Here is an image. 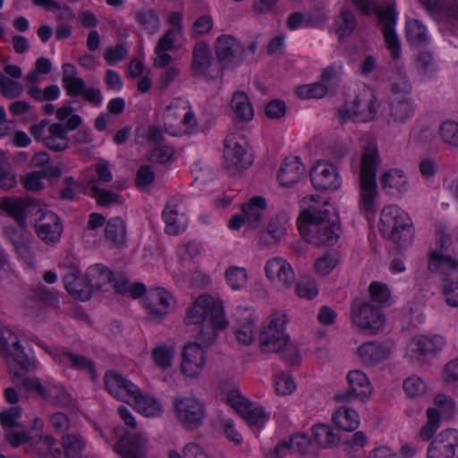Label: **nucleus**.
Masks as SVG:
<instances>
[{"mask_svg":"<svg viewBox=\"0 0 458 458\" xmlns=\"http://www.w3.org/2000/svg\"><path fill=\"white\" fill-rule=\"evenodd\" d=\"M213 62L211 49L207 42L200 41L192 48L191 68L200 75L206 74Z\"/></svg>","mask_w":458,"mask_h":458,"instance_id":"nucleus-30","label":"nucleus"},{"mask_svg":"<svg viewBox=\"0 0 458 458\" xmlns=\"http://www.w3.org/2000/svg\"><path fill=\"white\" fill-rule=\"evenodd\" d=\"M225 277L228 284L233 290H239L247 281V273L242 267H230L225 272Z\"/></svg>","mask_w":458,"mask_h":458,"instance_id":"nucleus-54","label":"nucleus"},{"mask_svg":"<svg viewBox=\"0 0 458 458\" xmlns=\"http://www.w3.org/2000/svg\"><path fill=\"white\" fill-rule=\"evenodd\" d=\"M357 27V20L352 10L343 8L335 21V30L339 38L350 36Z\"/></svg>","mask_w":458,"mask_h":458,"instance_id":"nucleus-35","label":"nucleus"},{"mask_svg":"<svg viewBox=\"0 0 458 458\" xmlns=\"http://www.w3.org/2000/svg\"><path fill=\"white\" fill-rule=\"evenodd\" d=\"M358 353L360 360L369 366H373L389 356V351L377 342H368L361 344L358 349Z\"/></svg>","mask_w":458,"mask_h":458,"instance_id":"nucleus-33","label":"nucleus"},{"mask_svg":"<svg viewBox=\"0 0 458 458\" xmlns=\"http://www.w3.org/2000/svg\"><path fill=\"white\" fill-rule=\"evenodd\" d=\"M352 2L360 13L369 15L373 12L376 14L378 21L382 24V31L386 47L391 52L392 57L398 59L401 55V46L394 30L397 19L394 6L390 4L386 7H372L369 0H352Z\"/></svg>","mask_w":458,"mask_h":458,"instance_id":"nucleus-6","label":"nucleus"},{"mask_svg":"<svg viewBox=\"0 0 458 458\" xmlns=\"http://www.w3.org/2000/svg\"><path fill=\"white\" fill-rule=\"evenodd\" d=\"M155 180V172L151 165H142L137 171L135 182L138 187L148 186Z\"/></svg>","mask_w":458,"mask_h":458,"instance_id":"nucleus-63","label":"nucleus"},{"mask_svg":"<svg viewBox=\"0 0 458 458\" xmlns=\"http://www.w3.org/2000/svg\"><path fill=\"white\" fill-rule=\"evenodd\" d=\"M351 318L360 330L370 335L377 334L385 324V317L379 306L360 299L352 302Z\"/></svg>","mask_w":458,"mask_h":458,"instance_id":"nucleus-9","label":"nucleus"},{"mask_svg":"<svg viewBox=\"0 0 458 458\" xmlns=\"http://www.w3.org/2000/svg\"><path fill=\"white\" fill-rule=\"evenodd\" d=\"M427 423L420 430V437L423 441L429 440L440 425V414L435 408H428L427 410Z\"/></svg>","mask_w":458,"mask_h":458,"instance_id":"nucleus-47","label":"nucleus"},{"mask_svg":"<svg viewBox=\"0 0 458 458\" xmlns=\"http://www.w3.org/2000/svg\"><path fill=\"white\" fill-rule=\"evenodd\" d=\"M173 296L164 288L150 289L144 298V307L148 310L149 319L161 321L168 313Z\"/></svg>","mask_w":458,"mask_h":458,"instance_id":"nucleus-17","label":"nucleus"},{"mask_svg":"<svg viewBox=\"0 0 458 458\" xmlns=\"http://www.w3.org/2000/svg\"><path fill=\"white\" fill-rule=\"evenodd\" d=\"M406 38L413 46H421L428 42L425 26L418 20H411L405 25Z\"/></svg>","mask_w":458,"mask_h":458,"instance_id":"nucleus-43","label":"nucleus"},{"mask_svg":"<svg viewBox=\"0 0 458 458\" xmlns=\"http://www.w3.org/2000/svg\"><path fill=\"white\" fill-rule=\"evenodd\" d=\"M457 446V430L453 428L443 430L429 444L427 458H453Z\"/></svg>","mask_w":458,"mask_h":458,"instance_id":"nucleus-16","label":"nucleus"},{"mask_svg":"<svg viewBox=\"0 0 458 458\" xmlns=\"http://www.w3.org/2000/svg\"><path fill=\"white\" fill-rule=\"evenodd\" d=\"M103 55L108 64H114L126 57L127 50L123 44H118L106 48Z\"/></svg>","mask_w":458,"mask_h":458,"instance_id":"nucleus-64","label":"nucleus"},{"mask_svg":"<svg viewBox=\"0 0 458 458\" xmlns=\"http://www.w3.org/2000/svg\"><path fill=\"white\" fill-rule=\"evenodd\" d=\"M267 278L278 285L279 289H289L295 282L292 266L282 258L269 259L265 267Z\"/></svg>","mask_w":458,"mask_h":458,"instance_id":"nucleus-19","label":"nucleus"},{"mask_svg":"<svg viewBox=\"0 0 458 458\" xmlns=\"http://www.w3.org/2000/svg\"><path fill=\"white\" fill-rule=\"evenodd\" d=\"M45 349L55 360L63 363L68 360L73 369L87 370L91 375L92 379L96 378L97 373L94 368V363L91 360L68 351H61L59 349L50 351L48 348Z\"/></svg>","mask_w":458,"mask_h":458,"instance_id":"nucleus-26","label":"nucleus"},{"mask_svg":"<svg viewBox=\"0 0 458 458\" xmlns=\"http://www.w3.org/2000/svg\"><path fill=\"white\" fill-rule=\"evenodd\" d=\"M38 217L35 222V229L38 237L46 243H55L59 241L63 233V225L58 216L44 209L41 206L35 212Z\"/></svg>","mask_w":458,"mask_h":458,"instance_id":"nucleus-13","label":"nucleus"},{"mask_svg":"<svg viewBox=\"0 0 458 458\" xmlns=\"http://www.w3.org/2000/svg\"><path fill=\"white\" fill-rule=\"evenodd\" d=\"M224 157L228 170L239 172L249 167L252 163V157L240 141H233V138L225 140Z\"/></svg>","mask_w":458,"mask_h":458,"instance_id":"nucleus-18","label":"nucleus"},{"mask_svg":"<svg viewBox=\"0 0 458 458\" xmlns=\"http://www.w3.org/2000/svg\"><path fill=\"white\" fill-rule=\"evenodd\" d=\"M105 238L111 247L123 249L127 243V229L124 220L119 216L110 218L106 224Z\"/></svg>","mask_w":458,"mask_h":458,"instance_id":"nucleus-25","label":"nucleus"},{"mask_svg":"<svg viewBox=\"0 0 458 458\" xmlns=\"http://www.w3.org/2000/svg\"><path fill=\"white\" fill-rule=\"evenodd\" d=\"M441 140L453 148H458V123L453 120L443 122L438 129Z\"/></svg>","mask_w":458,"mask_h":458,"instance_id":"nucleus-45","label":"nucleus"},{"mask_svg":"<svg viewBox=\"0 0 458 458\" xmlns=\"http://www.w3.org/2000/svg\"><path fill=\"white\" fill-rule=\"evenodd\" d=\"M64 283L67 292L74 298L81 301L90 299L92 292L89 282L83 278L80 270L71 267L64 277Z\"/></svg>","mask_w":458,"mask_h":458,"instance_id":"nucleus-23","label":"nucleus"},{"mask_svg":"<svg viewBox=\"0 0 458 458\" xmlns=\"http://www.w3.org/2000/svg\"><path fill=\"white\" fill-rule=\"evenodd\" d=\"M105 385L107 391L117 399L128 402L132 395L137 394L138 386L115 372H108L105 376Z\"/></svg>","mask_w":458,"mask_h":458,"instance_id":"nucleus-22","label":"nucleus"},{"mask_svg":"<svg viewBox=\"0 0 458 458\" xmlns=\"http://www.w3.org/2000/svg\"><path fill=\"white\" fill-rule=\"evenodd\" d=\"M378 228L384 237L393 241L400 248L406 247L414 237L411 218L395 206L382 209Z\"/></svg>","mask_w":458,"mask_h":458,"instance_id":"nucleus-5","label":"nucleus"},{"mask_svg":"<svg viewBox=\"0 0 458 458\" xmlns=\"http://www.w3.org/2000/svg\"><path fill=\"white\" fill-rule=\"evenodd\" d=\"M415 105L410 97H394L390 104V115L396 123H405L413 116Z\"/></svg>","mask_w":458,"mask_h":458,"instance_id":"nucleus-34","label":"nucleus"},{"mask_svg":"<svg viewBox=\"0 0 458 458\" xmlns=\"http://www.w3.org/2000/svg\"><path fill=\"white\" fill-rule=\"evenodd\" d=\"M327 92V87L323 83L316 82L308 85H302L296 89V95L301 99L320 98Z\"/></svg>","mask_w":458,"mask_h":458,"instance_id":"nucleus-51","label":"nucleus"},{"mask_svg":"<svg viewBox=\"0 0 458 458\" xmlns=\"http://www.w3.org/2000/svg\"><path fill=\"white\" fill-rule=\"evenodd\" d=\"M87 280L89 282L91 292L95 290L107 291L113 287L118 293H125L128 290L129 279L120 273L114 275L108 267L96 264L88 268L86 273Z\"/></svg>","mask_w":458,"mask_h":458,"instance_id":"nucleus-10","label":"nucleus"},{"mask_svg":"<svg viewBox=\"0 0 458 458\" xmlns=\"http://www.w3.org/2000/svg\"><path fill=\"white\" fill-rule=\"evenodd\" d=\"M431 272L440 271L443 275V294L445 302L452 307L458 306V260L450 256L433 252L428 264Z\"/></svg>","mask_w":458,"mask_h":458,"instance_id":"nucleus-7","label":"nucleus"},{"mask_svg":"<svg viewBox=\"0 0 458 458\" xmlns=\"http://www.w3.org/2000/svg\"><path fill=\"white\" fill-rule=\"evenodd\" d=\"M380 163L377 145L369 142L361 155L359 174L360 208L366 213L373 212V205L378 195L376 175Z\"/></svg>","mask_w":458,"mask_h":458,"instance_id":"nucleus-4","label":"nucleus"},{"mask_svg":"<svg viewBox=\"0 0 458 458\" xmlns=\"http://www.w3.org/2000/svg\"><path fill=\"white\" fill-rule=\"evenodd\" d=\"M390 88L393 94V98L399 97H409L411 86L407 79L404 72L396 71L390 79Z\"/></svg>","mask_w":458,"mask_h":458,"instance_id":"nucleus-46","label":"nucleus"},{"mask_svg":"<svg viewBox=\"0 0 458 458\" xmlns=\"http://www.w3.org/2000/svg\"><path fill=\"white\" fill-rule=\"evenodd\" d=\"M445 341L440 335H419L411 341V352L420 355H436L445 346Z\"/></svg>","mask_w":458,"mask_h":458,"instance_id":"nucleus-27","label":"nucleus"},{"mask_svg":"<svg viewBox=\"0 0 458 458\" xmlns=\"http://www.w3.org/2000/svg\"><path fill=\"white\" fill-rule=\"evenodd\" d=\"M297 225L302 238L316 247L333 246L339 239L340 224L331 219L327 208H309L303 210Z\"/></svg>","mask_w":458,"mask_h":458,"instance_id":"nucleus-1","label":"nucleus"},{"mask_svg":"<svg viewBox=\"0 0 458 458\" xmlns=\"http://www.w3.org/2000/svg\"><path fill=\"white\" fill-rule=\"evenodd\" d=\"M304 173L305 167L299 157H286L278 171L277 179L281 186L292 187L301 180Z\"/></svg>","mask_w":458,"mask_h":458,"instance_id":"nucleus-24","label":"nucleus"},{"mask_svg":"<svg viewBox=\"0 0 458 458\" xmlns=\"http://www.w3.org/2000/svg\"><path fill=\"white\" fill-rule=\"evenodd\" d=\"M163 218L165 222V232L171 235H176L184 229L183 215H179L176 206L167 205L163 211Z\"/></svg>","mask_w":458,"mask_h":458,"instance_id":"nucleus-41","label":"nucleus"},{"mask_svg":"<svg viewBox=\"0 0 458 458\" xmlns=\"http://www.w3.org/2000/svg\"><path fill=\"white\" fill-rule=\"evenodd\" d=\"M213 28V20L209 15L199 17L192 24L191 38H197L211 31Z\"/></svg>","mask_w":458,"mask_h":458,"instance_id":"nucleus-61","label":"nucleus"},{"mask_svg":"<svg viewBox=\"0 0 458 458\" xmlns=\"http://www.w3.org/2000/svg\"><path fill=\"white\" fill-rule=\"evenodd\" d=\"M286 233V221L276 216L270 220L267 228L259 233V242L263 246L277 243Z\"/></svg>","mask_w":458,"mask_h":458,"instance_id":"nucleus-31","label":"nucleus"},{"mask_svg":"<svg viewBox=\"0 0 458 458\" xmlns=\"http://www.w3.org/2000/svg\"><path fill=\"white\" fill-rule=\"evenodd\" d=\"M56 442V439L51 435H47L44 437L40 436L38 441L35 443L33 451L40 457H47Z\"/></svg>","mask_w":458,"mask_h":458,"instance_id":"nucleus-62","label":"nucleus"},{"mask_svg":"<svg viewBox=\"0 0 458 458\" xmlns=\"http://www.w3.org/2000/svg\"><path fill=\"white\" fill-rule=\"evenodd\" d=\"M28 94L35 100L43 102V101H51L57 99L60 96V89L56 85H49L42 90L40 88L37 86H31L28 89Z\"/></svg>","mask_w":458,"mask_h":458,"instance_id":"nucleus-53","label":"nucleus"},{"mask_svg":"<svg viewBox=\"0 0 458 458\" xmlns=\"http://www.w3.org/2000/svg\"><path fill=\"white\" fill-rule=\"evenodd\" d=\"M134 18L149 34H155L160 29V18L154 9H140L135 12Z\"/></svg>","mask_w":458,"mask_h":458,"instance_id":"nucleus-39","label":"nucleus"},{"mask_svg":"<svg viewBox=\"0 0 458 458\" xmlns=\"http://www.w3.org/2000/svg\"><path fill=\"white\" fill-rule=\"evenodd\" d=\"M174 148L166 145H157L148 152V160L152 163L165 164L174 155Z\"/></svg>","mask_w":458,"mask_h":458,"instance_id":"nucleus-55","label":"nucleus"},{"mask_svg":"<svg viewBox=\"0 0 458 458\" xmlns=\"http://www.w3.org/2000/svg\"><path fill=\"white\" fill-rule=\"evenodd\" d=\"M349 387L346 391L335 394L336 403H350L355 399L366 402L371 393L372 387L367 376L360 370L350 371L347 375Z\"/></svg>","mask_w":458,"mask_h":458,"instance_id":"nucleus-11","label":"nucleus"},{"mask_svg":"<svg viewBox=\"0 0 458 458\" xmlns=\"http://www.w3.org/2000/svg\"><path fill=\"white\" fill-rule=\"evenodd\" d=\"M312 436L316 443L325 448L336 445L340 439L334 429L326 424H317L313 426Z\"/></svg>","mask_w":458,"mask_h":458,"instance_id":"nucleus-40","label":"nucleus"},{"mask_svg":"<svg viewBox=\"0 0 458 458\" xmlns=\"http://www.w3.org/2000/svg\"><path fill=\"white\" fill-rule=\"evenodd\" d=\"M403 389L411 398L421 396L426 392V386L418 377H411L404 380Z\"/></svg>","mask_w":458,"mask_h":458,"instance_id":"nucleus-59","label":"nucleus"},{"mask_svg":"<svg viewBox=\"0 0 458 458\" xmlns=\"http://www.w3.org/2000/svg\"><path fill=\"white\" fill-rule=\"evenodd\" d=\"M310 175L312 185L318 191H335L341 185L338 172L330 163L318 162Z\"/></svg>","mask_w":458,"mask_h":458,"instance_id":"nucleus-15","label":"nucleus"},{"mask_svg":"<svg viewBox=\"0 0 458 458\" xmlns=\"http://www.w3.org/2000/svg\"><path fill=\"white\" fill-rule=\"evenodd\" d=\"M334 423L345 431H354L360 425L358 413L351 408H340L333 415Z\"/></svg>","mask_w":458,"mask_h":458,"instance_id":"nucleus-36","label":"nucleus"},{"mask_svg":"<svg viewBox=\"0 0 458 458\" xmlns=\"http://www.w3.org/2000/svg\"><path fill=\"white\" fill-rule=\"evenodd\" d=\"M206 363L205 351L199 343H190L183 348L182 372L189 377H198Z\"/></svg>","mask_w":458,"mask_h":458,"instance_id":"nucleus-20","label":"nucleus"},{"mask_svg":"<svg viewBox=\"0 0 458 458\" xmlns=\"http://www.w3.org/2000/svg\"><path fill=\"white\" fill-rule=\"evenodd\" d=\"M66 458L81 454L86 447V441L80 434H66L62 437Z\"/></svg>","mask_w":458,"mask_h":458,"instance_id":"nucleus-44","label":"nucleus"},{"mask_svg":"<svg viewBox=\"0 0 458 458\" xmlns=\"http://www.w3.org/2000/svg\"><path fill=\"white\" fill-rule=\"evenodd\" d=\"M12 382L19 387L24 388L30 392L35 390L41 397L45 394L46 387L42 386L40 380L37 377H22V374L19 371H13Z\"/></svg>","mask_w":458,"mask_h":458,"instance_id":"nucleus-48","label":"nucleus"},{"mask_svg":"<svg viewBox=\"0 0 458 458\" xmlns=\"http://www.w3.org/2000/svg\"><path fill=\"white\" fill-rule=\"evenodd\" d=\"M174 356V348L166 345L157 346L152 351V358L156 365L162 370H165L171 367Z\"/></svg>","mask_w":458,"mask_h":458,"instance_id":"nucleus-49","label":"nucleus"},{"mask_svg":"<svg viewBox=\"0 0 458 458\" xmlns=\"http://www.w3.org/2000/svg\"><path fill=\"white\" fill-rule=\"evenodd\" d=\"M21 416V407H10L0 413V422L4 428H21V425L19 422Z\"/></svg>","mask_w":458,"mask_h":458,"instance_id":"nucleus-56","label":"nucleus"},{"mask_svg":"<svg viewBox=\"0 0 458 458\" xmlns=\"http://www.w3.org/2000/svg\"><path fill=\"white\" fill-rule=\"evenodd\" d=\"M92 196L99 206L110 207L113 204H122V197L109 190L101 189L96 185L91 187Z\"/></svg>","mask_w":458,"mask_h":458,"instance_id":"nucleus-50","label":"nucleus"},{"mask_svg":"<svg viewBox=\"0 0 458 458\" xmlns=\"http://www.w3.org/2000/svg\"><path fill=\"white\" fill-rule=\"evenodd\" d=\"M185 320L188 324H202L199 336L208 347L217 337V331L227 327L222 303L210 296L201 295L193 303Z\"/></svg>","mask_w":458,"mask_h":458,"instance_id":"nucleus-2","label":"nucleus"},{"mask_svg":"<svg viewBox=\"0 0 458 458\" xmlns=\"http://www.w3.org/2000/svg\"><path fill=\"white\" fill-rule=\"evenodd\" d=\"M40 207V202L33 198H4L1 201L0 208L7 213L18 224L19 227L23 230L27 229V216L33 215Z\"/></svg>","mask_w":458,"mask_h":458,"instance_id":"nucleus-12","label":"nucleus"},{"mask_svg":"<svg viewBox=\"0 0 458 458\" xmlns=\"http://www.w3.org/2000/svg\"><path fill=\"white\" fill-rule=\"evenodd\" d=\"M146 442L140 435H133L126 442L125 437H121L115 450L123 458H147Z\"/></svg>","mask_w":458,"mask_h":458,"instance_id":"nucleus-29","label":"nucleus"},{"mask_svg":"<svg viewBox=\"0 0 458 458\" xmlns=\"http://www.w3.org/2000/svg\"><path fill=\"white\" fill-rule=\"evenodd\" d=\"M0 351L3 355H11L12 358L19 365L20 369L24 372H28L34 367L33 361L24 353L22 347L19 341L13 344V350L9 352L7 348V342H0Z\"/></svg>","mask_w":458,"mask_h":458,"instance_id":"nucleus-38","label":"nucleus"},{"mask_svg":"<svg viewBox=\"0 0 458 458\" xmlns=\"http://www.w3.org/2000/svg\"><path fill=\"white\" fill-rule=\"evenodd\" d=\"M287 322L286 315L276 312L269 318L268 324L261 331L259 340L263 352L279 353L291 365L298 364L301 354L298 347L290 342V336L284 333Z\"/></svg>","mask_w":458,"mask_h":458,"instance_id":"nucleus-3","label":"nucleus"},{"mask_svg":"<svg viewBox=\"0 0 458 458\" xmlns=\"http://www.w3.org/2000/svg\"><path fill=\"white\" fill-rule=\"evenodd\" d=\"M174 408L179 421L188 428H198L205 417L203 404L195 398H176Z\"/></svg>","mask_w":458,"mask_h":458,"instance_id":"nucleus-14","label":"nucleus"},{"mask_svg":"<svg viewBox=\"0 0 458 458\" xmlns=\"http://www.w3.org/2000/svg\"><path fill=\"white\" fill-rule=\"evenodd\" d=\"M250 425H256L265 421V411L262 407H253L251 403L246 406V410L239 414Z\"/></svg>","mask_w":458,"mask_h":458,"instance_id":"nucleus-60","label":"nucleus"},{"mask_svg":"<svg viewBox=\"0 0 458 458\" xmlns=\"http://www.w3.org/2000/svg\"><path fill=\"white\" fill-rule=\"evenodd\" d=\"M42 398L60 408H67L72 404L70 394L61 386H54L49 389L46 388Z\"/></svg>","mask_w":458,"mask_h":458,"instance_id":"nucleus-42","label":"nucleus"},{"mask_svg":"<svg viewBox=\"0 0 458 458\" xmlns=\"http://www.w3.org/2000/svg\"><path fill=\"white\" fill-rule=\"evenodd\" d=\"M230 106L237 121L248 123L252 120L254 110L248 95L244 91H235Z\"/></svg>","mask_w":458,"mask_h":458,"instance_id":"nucleus-32","label":"nucleus"},{"mask_svg":"<svg viewBox=\"0 0 458 458\" xmlns=\"http://www.w3.org/2000/svg\"><path fill=\"white\" fill-rule=\"evenodd\" d=\"M267 208L266 199L257 196L242 205V214L245 216L249 227L256 229L259 226Z\"/></svg>","mask_w":458,"mask_h":458,"instance_id":"nucleus-28","label":"nucleus"},{"mask_svg":"<svg viewBox=\"0 0 458 458\" xmlns=\"http://www.w3.org/2000/svg\"><path fill=\"white\" fill-rule=\"evenodd\" d=\"M369 293L370 300L368 301L378 305L380 309L381 305L387 302L390 298V293L386 286L375 282L369 285Z\"/></svg>","mask_w":458,"mask_h":458,"instance_id":"nucleus-57","label":"nucleus"},{"mask_svg":"<svg viewBox=\"0 0 458 458\" xmlns=\"http://www.w3.org/2000/svg\"><path fill=\"white\" fill-rule=\"evenodd\" d=\"M0 89L3 96L9 99L17 98L23 93V87L19 81L7 78L2 72H0Z\"/></svg>","mask_w":458,"mask_h":458,"instance_id":"nucleus-52","label":"nucleus"},{"mask_svg":"<svg viewBox=\"0 0 458 458\" xmlns=\"http://www.w3.org/2000/svg\"><path fill=\"white\" fill-rule=\"evenodd\" d=\"M380 102L373 90L363 89L354 98L347 102L345 106L339 108L337 117L342 123L348 120L359 123H366L374 120Z\"/></svg>","mask_w":458,"mask_h":458,"instance_id":"nucleus-8","label":"nucleus"},{"mask_svg":"<svg viewBox=\"0 0 458 458\" xmlns=\"http://www.w3.org/2000/svg\"><path fill=\"white\" fill-rule=\"evenodd\" d=\"M215 49L222 68L236 64L238 55L244 51L239 41L231 35L219 36L216 38Z\"/></svg>","mask_w":458,"mask_h":458,"instance_id":"nucleus-21","label":"nucleus"},{"mask_svg":"<svg viewBox=\"0 0 458 458\" xmlns=\"http://www.w3.org/2000/svg\"><path fill=\"white\" fill-rule=\"evenodd\" d=\"M135 403V407L139 412L147 417L157 416L162 413V407L159 402L152 396L142 395L138 388V393L131 398Z\"/></svg>","mask_w":458,"mask_h":458,"instance_id":"nucleus-37","label":"nucleus"},{"mask_svg":"<svg viewBox=\"0 0 458 458\" xmlns=\"http://www.w3.org/2000/svg\"><path fill=\"white\" fill-rule=\"evenodd\" d=\"M452 238L447 232V229L443 225H437L436 229V244L437 246V250H432L428 255V260L430 259V255L433 252H438L441 255H444L442 251L444 250H447L452 245Z\"/></svg>","mask_w":458,"mask_h":458,"instance_id":"nucleus-58","label":"nucleus"}]
</instances>
